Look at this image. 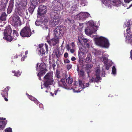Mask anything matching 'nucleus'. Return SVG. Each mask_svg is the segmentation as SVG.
<instances>
[{"instance_id":"nucleus-1","label":"nucleus","mask_w":132,"mask_h":132,"mask_svg":"<svg viewBox=\"0 0 132 132\" xmlns=\"http://www.w3.org/2000/svg\"><path fill=\"white\" fill-rule=\"evenodd\" d=\"M27 4L26 0H21L20 2H16L15 4L16 7L15 10V13L16 14H14L12 17V24L14 26H20L21 25L20 19L17 14L23 17V10L26 8Z\"/></svg>"},{"instance_id":"nucleus-2","label":"nucleus","mask_w":132,"mask_h":132,"mask_svg":"<svg viewBox=\"0 0 132 132\" xmlns=\"http://www.w3.org/2000/svg\"><path fill=\"white\" fill-rule=\"evenodd\" d=\"M12 31L11 29L9 26L6 27L4 32V35L3 36V39L9 42H10L12 40H16L17 37L19 36V34L15 30H13L12 36H11L10 34Z\"/></svg>"},{"instance_id":"nucleus-3","label":"nucleus","mask_w":132,"mask_h":132,"mask_svg":"<svg viewBox=\"0 0 132 132\" xmlns=\"http://www.w3.org/2000/svg\"><path fill=\"white\" fill-rule=\"evenodd\" d=\"M92 37H93L97 45L106 48L109 47L110 44L109 40L107 38L102 36L98 37L95 35L93 36Z\"/></svg>"},{"instance_id":"nucleus-4","label":"nucleus","mask_w":132,"mask_h":132,"mask_svg":"<svg viewBox=\"0 0 132 132\" xmlns=\"http://www.w3.org/2000/svg\"><path fill=\"white\" fill-rule=\"evenodd\" d=\"M53 73L52 72L48 73L44 77V83L43 85H41L42 89L44 87L48 90L50 89L49 86L53 84L54 80L53 78Z\"/></svg>"},{"instance_id":"nucleus-5","label":"nucleus","mask_w":132,"mask_h":132,"mask_svg":"<svg viewBox=\"0 0 132 132\" xmlns=\"http://www.w3.org/2000/svg\"><path fill=\"white\" fill-rule=\"evenodd\" d=\"M87 27L85 29L86 34L88 35H91L97 30V26L95 25L93 21H89L86 23Z\"/></svg>"},{"instance_id":"nucleus-6","label":"nucleus","mask_w":132,"mask_h":132,"mask_svg":"<svg viewBox=\"0 0 132 132\" xmlns=\"http://www.w3.org/2000/svg\"><path fill=\"white\" fill-rule=\"evenodd\" d=\"M46 66L44 62L40 64L38 63L36 65V70L38 72L37 76L39 77V79L41 80V77L43 76L46 72Z\"/></svg>"},{"instance_id":"nucleus-7","label":"nucleus","mask_w":132,"mask_h":132,"mask_svg":"<svg viewBox=\"0 0 132 132\" xmlns=\"http://www.w3.org/2000/svg\"><path fill=\"white\" fill-rule=\"evenodd\" d=\"M66 28L64 26H58L54 30V37L56 38L60 39L66 31Z\"/></svg>"},{"instance_id":"nucleus-8","label":"nucleus","mask_w":132,"mask_h":132,"mask_svg":"<svg viewBox=\"0 0 132 132\" xmlns=\"http://www.w3.org/2000/svg\"><path fill=\"white\" fill-rule=\"evenodd\" d=\"M96 74L92 77L90 78L89 80V82H98L101 79V78L100 76V68L97 67L95 69Z\"/></svg>"},{"instance_id":"nucleus-9","label":"nucleus","mask_w":132,"mask_h":132,"mask_svg":"<svg viewBox=\"0 0 132 132\" xmlns=\"http://www.w3.org/2000/svg\"><path fill=\"white\" fill-rule=\"evenodd\" d=\"M50 16L52 23L53 26H56L59 24L60 20L58 14L55 12H52L50 13Z\"/></svg>"},{"instance_id":"nucleus-10","label":"nucleus","mask_w":132,"mask_h":132,"mask_svg":"<svg viewBox=\"0 0 132 132\" xmlns=\"http://www.w3.org/2000/svg\"><path fill=\"white\" fill-rule=\"evenodd\" d=\"M78 46L79 47V50L78 51V54L79 58L80 59L82 57L85 56V54L87 53L88 50L83 46L82 45L80 40L79 42L78 43Z\"/></svg>"},{"instance_id":"nucleus-11","label":"nucleus","mask_w":132,"mask_h":132,"mask_svg":"<svg viewBox=\"0 0 132 132\" xmlns=\"http://www.w3.org/2000/svg\"><path fill=\"white\" fill-rule=\"evenodd\" d=\"M21 36L22 37H29L31 35V31L28 24L22 29L20 32Z\"/></svg>"},{"instance_id":"nucleus-12","label":"nucleus","mask_w":132,"mask_h":132,"mask_svg":"<svg viewBox=\"0 0 132 132\" xmlns=\"http://www.w3.org/2000/svg\"><path fill=\"white\" fill-rule=\"evenodd\" d=\"M121 2V0H114L112 3L111 0H104L103 4L106 6L111 7L112 5L118 6Z\"/></svg>"},{"instance_id":"nucleus-13","label":"nucleus","mask_w":132,"mask_h":132,"mask_svg":"<svg viewBox=\"0 0 132 132\" xmlns=\"http://www.w3.org/2000/svg\"><path fill=\"white\" fill-rule=\"evenodd\" d=\"M48 49V46L46 43L40 44L38 48V53L40 55L44 54L46 52L47 53Z\"/></svg>"},{"instance_id":"nucleus-14","label":"nucleus","mask_w":132,"mask_h":132,"mask_svg":"<svg viewBox=\"0 0 132 132\" xmlns=\"http://www.w3.org/2000/svg\"><path fill=\"white\" fill-rule=\"evenodd\" d=\"M79 40H80L81 44L82 46H83L82 41H83L85 46L84 47L85 48H89L92 43L91 41L89 39L86 38H84L83 37L80 38L79 36L78 38V41L77 42V44L78 45V43L80 42Z\"/></svg>"},{"instance_id":"nucleus-15","label":"nucleus","mask_w":132,"mask_h":132,"mask_svg":"<svg viewBox=\"0 0 132 132\" xmlns=\"http://www.w3.org/2000/svg\"><path fill=\"white\" fill-rule=\"evenodd\" d=\"M57 80L58 81L59 86L64 88L65 89L69 90V89H73L74 88V87H71V88H70L69 87H67L66 84L65 82V79L64 78H59L57 79Z\"/></svg>"},{"instance_id":"nucleus-16","label":"nucleus","mask_w":132,"mask_h":132,"mask_svg":"<svg viewBox=\"0 0 132 132\" xmlns=\"http://www.w3.org/2000/svg\"><path fill=\"white\" fill-rule=\"evenodd\" d=\"M47 9L46 6L43 5L40 6L37 10L38 15L42 16L46 13Z\"/></svg>"},{"instance_id":"nucleus-17","label":"nucleus","mask_w":132,"mask_h":132,"mask_svg":"<svg viewBox=\"0 0 132 132\" xmlns=\"http://www.w3.org/2000/svg\"><path fill=\"white\" fill-rule=\"evenodd\" d=\"M89 14L87 12H81L78 14L77 16V19L79 20H84L89 15Z\"/></svg>"},{"instance_id":"nucleus-18","label":"nucleus","mask_w":132,"mask_h":132,"mask_svg":"<svg viewBox=\"0 0 132 132\" xmlns=\"http://www.w3.org/2000/svg\"><path fill=\"white\" fill-rule=\"evenodd\" d=\"M10 87L9 86H7L6 88H4L3 90H1V94L2 96L4 98L5 101H7L8 99L6 98V97L8 96V91Z\"/></svg>"},{"instance_id":"nucleus-19","label":"nucleus","mask_w":132,"mask_h":132,"mask_svg":"<svg viewBox=\"0 0 132 132\" xmlns=\"http://www.w3.org/2000/svg\"><path fill=\"white\" fill-rule=\"evenodd\" d=\"M38 2V0H31V4L30 7L29 8V10L31 12H33Z\"/></svg>"},{"instance_id":"nucleus-20","label":"nucleus","mask_w":132,"mask_h":132,"mask_svg":"<svg viewBox=\"0 0 132 132\" xmlns=\"http://www.w3.org/2000/svg\"><path fill=\"white\" fill-rule=\"evenodd\" d=\"M125 25H126L127 27L126 30L127 34H125V36L126 37V36H127L128 35H129V36H130L132 34V33L131 32L132 29L131 30L130 28L132 27V25L130 28L129 27L130 26V21H128L127 23H126V24L125 23Z\"/></svg>"},{"instance_id":"nucleus-21","label":"nucleus","mask_w":132,"mask_h":132,"mask_svg":"<svg viewBox=\"0 0 132 132\" xmlns=\"http://www.w3.org/2000/svg\"><path fill=\"white\" fill-rule=\"evenodd\" d=\"M79 89L80 88L81 89L80 90H81L82 89L85 87H88L89 85V82H85L84 80H79Z\"/></svg>"},{"instance_id":"nucleus-22","label":"nucleus","mask_w":132,"mask_h":132,"mask_svg":"<svg viewBox=\"0 0 132 132\" xmlns=\"http://www.w3.org/2000/svg\"><path fill=\"white\" fill-rule=\"evenodd\" d=\"M5 118H0V129H3L6 124L7 121H4L3 120H5Z\"/></svg>"},{"instance_id":"nucleus-23","label":"nucleus","mask_w":132,"mask_h":132,"mask_svg":"<svg viewBox=\"0 0 132 132\" xmlns=\"http://www.w3.org/2000/svg\"><path fill=\"white\" fill-rule=\"evenodd\" d=\"M59 39L56 38L54 37V38L51 39L49 41H48V42L50 45H55L58 43Z\"/></svg>"},{"instance_id":"nucleus-24","label":"nucleus","mask_w":132,"mask_h":132,"mask_svg":"<svg viewBox=\"0 0 132 132\" xmlns=\"http://www.w3.org/2000/svg\"><path fill=\"white\" fill-rule=\"evenodd\" d=\"M65 78L67 82L69 84H70L73 82V80L72 79L70 76L69 74L67 73L65 74Z\"/></svg>"},{"instance_id":"nucleus-25","label":"nucleus","mask_w":132,"mask_h":132,"mask_svg":"<svg viewBox=\"0 0 132 132\" xmlns=\"http://www.w3.org/2000/svg\"><path fill=\"white\" fill-rule=\"evenodd\" d=\"M9 3H10L7 10V13L8 14L10 13L12 11L13 6V0H10Z\"/></svg>"},{"instance_id":"nucleus-26","label":"nucleus","mask_w":132,"mask_h":132,"mask_svg":"<svg viewBox=\"0 0 132 132\" xmlns=\"http://www.w3.org/2000/svg\"><path fill=\"white\" fill-rule=\"evenodd\" d=\"M130 29L131 30L132 29V31H131V34L130 36L128 35L126 36V42L127 43H130L132 45V27Z\"/></svg>"},{"instance_id":"nucleus-27","label":"nucleus","mask_w":132,"mask_h":132,"mask_svg":"<svg viewBox=\"0 0 132 132\" xmlns=\"http://www.w3.org/2000/svg\"><path fill=\"white\" fill-rule=\"evenodd\" d=\"M92 60V56L91 54L89 53H87L85 60V61L87 63H89Z\"/></svg>"},{"instance_id":"nucleus-28","label":"nucleus","mask_w":132,"mask_h":132,"mask_svg":"<svg viewBox=\"0 0 132 132\" xmlns=\"http://www.w3.org/2000/svg\"><path fill=\"white\" fill-rule=\"evenodd\" d=\"M109 56V55L107 53L102 54V58L103 59V61L104 64L106 63L108 61L107 57Z\"/></svg>"},{"instance_id":"nucleus-29","label":"nucleus","mask_w":132,"mask_h":132,"mask_svg":"<svg viewBox=\"0 0 132 132\" xmlns=\"http://www.w3.org/2000/svg\"><path fill=\"white\" fill-rule=\"evenodd\" d=\"M28 95V97L31 101H33L34 102L37 104H39V102L36 98L31 96L29 95Z\"/></svg>"},{"instance_id":"nucleus-30","label":"nucleus","mask_w":132,"mask_h":132,"mask_svg":"<svg viewBox=\"0 0 132 132\" xmlns=\"http://www.w3.org/2000/svg\"><path fill=\"white\" fill-rule=\"evenodd\" d=\"M41 27L44 30H47L48 28L47 23L45 22H42V23H41Z\"/></svg>"},{"instance_id":"nucleus-31","label":"nucleus","mask_w":132,"mask_h":132,"mask_svg":"<svg viewBox=\"0 0 132 132\" xmlns=\"http://www.w3.org/2000/svg\"><path fill=\"white\" fill-rule=\"evenodd\" d=\"M12 72L13 73L14 76L17 77L20 76L21 73V72L19 71H12Z\"/></svg>"},{"instance_id":"nucleus-32","label":"nucleus","mask_w":132,"mask_h":132,"mask_svg":"<svg viewBox=\"0 0 132 132\" xmlns=\"http://www.w3.org/2000/svg\"><path fill=\"white\" fill-rule=\"evenodd\" d=\"M111 74L115 76L117 74V70L115 66H113L112 68Z\"/></svg>"},{"instance_id":"nucleus-33","label":"nucleus","mask_w":132,"mask_h":132,"mask_svg":"<svg viewBox=\"0 0 132 132\" xmlns=\"http://www.w3.org/2000/svg\"><path fill=\"white\" fill-rule=\"evenodd\" d=\"M6 17V15L5 13H3L0 16V19L1 20H5Z\"/></svg>"},{"instance_id":"nucleus-34","label":"nucleus","mask_w":132,"mask_h":132,"mask_svg":"<svg viewBox=\"0 0 132 132\" xmlns=\"http://www.w3.org/2000/svg\"><path fill=\"white\" fill-rule=\"evenodd\" d=\"M65 22L67 23L70 25L73 23L74 21L73 20H70L69 19H67L65 20Z\"/></svg>"},{"instance_id":"nucleus-35","label":"nucleus","mask_w":132,"mask_h":132,"mask_svg":"<svg viewBox=\"0 0 132 132\" xmlns=\"http://www.w3.org/2000/svg\"><path fill=\"white\" fill-rule=\"evenodd\" d=\"M102 54H104L100 50H97L96 51V52L95 53V55L96 56L100 55L102 54Z\"/></svg>"},{"instance_id":"nucleus-36","label":"nucleus","mask_w":132,"mask_h":132,"mask_svg":"<svg viewBox=\"0 0 132 132\" xmlns=\"http://www.w3.org/2000/svg\"><path fill=\"white\" fill-rule=\"evenodd\" d=\"M112 62L110 63H108L105 64V68L107 70H108L109 68L112 65Z\"/></svg>"},{"instance_id":"nucleus-37","label":"nucleus","mask_w":132,"mask_h":132,"mask_svg":"<svg viewBox=\"0 0 132 132\" xmlns=\"http://www.w3.org/2000/svg\"><path fill=\"white\" fill-rule=\"evenodd\" d=\"M42 23V22H41V21H39L38 20H37L35 22V24L37 26H41V23Z\"/></svg>"},{"instance_id":"nucleus-38","label":"nucleus","mask_w":132,"mask_h":132,"mask_svg":"<svg viewBox=\"0 0 132 132\" xmlns=\"http://www.w3.org/2000/svg\"><path fill=\"white\" fill-rule=\"evenodd\" d=\"M93 65L91 64H87L86 65V68L87 69L92 68Z\"/></svg>"},{"instance_id":"nucleus-39","label":"nucleus","mask_w":132,"mask_h":132,"mask_svg":"<svg viewBox=\"0 0 132 132\" xmlns=\"http://www.w3.org/2000/svg\"><path fill=\"white\" fill-rule=\"evenodd\" d=\"M80 76L83 77L84 75V71L82 70H81L78 73Z\"/></svg>"},{"instance_id":"nucleus-40","label":"nucleus","mask_w":132,"mask_h":132,"mask_svg":"<svg viewBox=\"0 0 132 132\" xmlns=\"http://www.w3.org/2000/svg\"><path fill=\"white\" fill-rule=\"evenodd\" d=\"M5 132H12V129L10 127L8 128L5 130Z\"/></svg>"},{"instance_id":"nucleus-41","label":"nucleus","mask_w":132,"mask_h":132,"mask_svg":"<svg viewBox=\"0 0 132 132\" xmlns=\"http://www.w3.org/2000/svg\"><path fill=\"white\" fill-rule=\"evenodd\" d=\"M72 65L71 64H68L67 65V68L69 70L72 67Z\"/></svg>"},{"instance_id":"nucleus-42","label":"nucleus","mask_w":132,"mask_h":132,"mask_svg":"<svg viewBox=\"0 0 132 132\" xmlns=\"http://www.w3.org/2000/svg\"><path fill=\"white\" fill-rule=\"evenodd\" d=\"M55 55H56L57 57H60L59 53L58 51L55 52Z\"/></svg>"},{"instance_id":"nucleus-43","label":"nucleus","mask_w":132,"mask_h":132,"mask_svg":"<svg viewBox=\"0 0 132 132\" xmlns=\"http://www.w3.org/2000/svg\"><path fill=\"white\" fill-rule=\"evenodd\" d=\"M81 4L82 6H85L87 4V3L86 1H82L81 2Z\"/></svg>"},{"instance_id":"nucleus-44","label":"nucleus","mask_w":132,"mask_h":132,"mask_svg":"<svg viewBox=\"0 0 132 132\" xmlns=\"http://www.w3.org/2000/svg\"><path fill=\"white\" fill-rule=\"evenodd\" d=\"M58 91V90H56V91H55V92H54V93L53 94V93L52 92H51L50 93V94H51L52 96H54V95H56V94L57 93V92Z\"/></svg>"},{"instance_id":"nucleus-45","label":"nucleus","mask_w":132,"mask_h":132,"mask_svg":"<svg viewBox=\"0 0 132 132\" xmlns=\"http://www.w3.org/2000/svg\"><path fill=\"white\" fill-rule=\"evenodd\" d=\"M23 54L22 53L21 54V56H22V58L21 59V60L22 61H23L24 60V59L26 57V56L23 55V56H22V54Z\"/></svg>"},{"instance_id":"nucleus-46","label":"nucleus","mask_w":132,"mask_h":132,"mask_svg":"<svg viewBox=\"0 0 132 132\" xmlns=\"http://www.w3.org/2000/svg\"><path fill=\"white\" fill-rule=\"evenodd\" d=\"M66 48L67 50L68 51L70 50L71 49V47H70L69 45H67L66 46Z\"/></svg>"},{"instance_id":"nucleus-47","label":"nucleus","mask_w":132,"mask_h":132,"mask_svg":"<svg viewBox=\"0 0 132 132\" xmlns=\"http://www.w3.org/2000/svg\"><path fill=\"white\" fill-rule=\"evenodd\" d=\"M64 62L65 63H69L70 62V61L69 60L66 59L64 60Z\"/></svg>"},{"instance_id":"nucleus-48","label":"nucleus","mask_w":132,"mask_h":132,"mask_svg":"<svg viewBox=\"0 0 132 132\" xmlns=\"http://www.w3.org/2000/svg\"><path fill=\"white\" fill-rule=\"evenodd\" d=\"M55 66H56V63L55 62L53 63V67L54 69H55Z\"/></svg>"},{"instance_id":"nucleus-49","label":"nucleus","mask_w":132,"mask_h":132,"mask_svg":"<svg viewBox=\"0 0 132 132\" xmlns=\"http://www.w3.org/2000/svg\"><path fill=\"white\" fill-rule=\"evenodd\" d=\"M68 56V54L67 53H65L64 55V56L65 57H67Z\"/></svg>"},{"instance_id":"nucleus-50","label":"nucleus","mask_w":132,"mask_h":132,"mask_svg":"<svg viewBox=\"0 0 132 132\" xmlns=\"http://www.w3.org/2000/svg\"><path fill=\"white\" fill-rule=\"evenodd\" d=\"M70 50V52L72 53H73L75 51L73 49H71Z\"/></svg>"},{"instance_id":"nucleus-51","label":"nucleus","mask_w":132,"mask_h":132,"mask_svg":"<svg viewBox=\"0 0 132 132\" xmlns=\"http://www.w3.org/2000/svg\"><path fill=\"white\" fill-rule=\"evenodd\" d=\"M132 0H124V1L125 3H128Z\"/></svg>"},{"instance_id":"nucleus-52","label":"nucleus","mask_w":132,"mask_h":132,"mask_svg":"<svg viewBox=\"0 0 132 132\" xmlns=\"http://www.w3.org/2000/svg\"><path fill=\"white\" fill-rule=\"evenodd\" d=\"M39 107L40 108H42L43 107V105L42 104H40L39 105Z\"/></svg>"},{"instance_id":"nucleus-53","label":"nucleus","mask_w":132,"mask_h":132,"mask_svg":"<svg viewBox=\"0 0 132 132\" xmlns=\"http://www.w3.org/2000/svg\"><path fill=\"white\" fill-rule=\"evenodd\" d=\"M71 46L72 48H74L75 47V44L74 42H72L71 43Z\"/></svg>"},{"instance_id":"nucleus-54","label":"nucleus","mask_w":132,"mask_h":132,"mask_svg":"<svg viewBox=\"0 0 132 132\" xmlns=\"http://www.w3.org/2000/svg\"><path fill=\"white\" fill-rule=\"evenodd\" d=\"M130 57L131 60H132V50H131L130 52Z\"/></svg>"},{"instance_id":"nucleus-55","label":"nucleus","mask_w":132,"mask_h":132,"mask_svg":"<svg viewBox=\"0 0 132 132\" xmlns=\"http://www.w3.org/2000/svg\"><path fill=\"white\" fill-rule=\"evenodd\" d=\"M76 60V58L74 57H73L71 58V60L72 61H74Z\"/></svg>"},{"instance_id":"nucleus-56","label":"nucleus","mask_w":132,"mask_h":132,"mask_svg":"<svg viewBox=\"0 0 132 132\" xmlns=\"http://www.w3.org/2000/svg\"><path fill=\"white\" fill-rule=\"evenodd\" d=\"M50 38V36L49 35H48V36H47V37H46V39L47 40V41L48 40V39H49Z\"/></svg>"},{"instance_id":"nucleus-57","label":"nucleus","mask_w":132,"mask_h":132,"mask_svg":"<svg viewBox=\"0 0 132 132\" xmlns=\"http://www.w3.org/2000/svg\"><path fill=\"white\" fill-rule=\"evenodd\" d=\"M56 77L57 78V79H58L59 78H60V76H59V75H57Z\"/></svg>"},{"instance_id":"nucleus-58","label":"nucleus","mask_w":132,"mask_h":132,"mask_svg":"<svg viewBox=\"0 0 132 132\" xmlns=\"http://www.w3.org/2000/svg\"><path fill=\"white\" fill-rule=\"evenodd\" d=\"M132 6V4H131L129 6V7H127V9H129V8L130 7H131V6Z\"/></svg>"},{"instance_id":"nucleus-59","label":"nucleus","mask_w":132,"mask_h":132,"mask_svg":"<svg viewBox=\"0 0 132 132\" xmlns=\"http://www.w3.org/2000/svg\"><path fill=\"white\" fill-rule=\"evenodd\" d=\"M28 54V51H26L25 52V55H27Z\"/></svg>"},{"instance_id":"nucleus-60","label":"nucleus","mask_w":132,"mask_h":132,"mask_svg":"<svg viewBox=\"0 0 132 132\" xmlns=\"http://www.w3.org/2000/svg\"><path fill=\"white\" fill-rule=\"evenodd\" d=\"M90 72V71H87V73L88 75V77H89V73Z\"/></svg>"},{"instance_id":"nucleus-61","label":"nucleus","mask_w":132,"mask_h":132,"mask_svg":"<svg viewBox=\"0 0 132 132\" xmlns=\"http://www.w3.org/2000/svg\"><path fill=\"white\" fill-rule=\"evenodd\" d=\"M76 82H75L74 83V85H76Z\"/></svg>"},{"instance_id":"nucleus-62","label":"nucleus","mask_w":132,"mask_h":132,"mask_svg":"<svg viewBox=\"0 0 132 132\" xmlns=\"http://www.w3.org/2000/svg\"><path fill=\"white\" fill-rule=\"evenodd\" d=\"M77 71H78V73L80 72L79 71V68H77Z\"/></svg>"},{"instance_id":"nucleus-63","label":"nucleus","mask_w":132,"mask_h":132,"mask_svg":"<svg viewBox=\"0 0 132 132\" xmlns=\"http://www.w3.org/2000/svg\"><path fill=\"white\" fill-rule=\"evenodd\" d=\"M102 72H103V74L104 73L105 71L104 70H102Z\"/></svg>"},{"instance_id":"nucleus-64","label":"nucleus","mask_w":132,"mask_h":132,"mask_svg":"<svg viewBox=\"0 0 132 132\" xmlns=\"http://www.w3.org/2000/svg\"><path fill=\"white\" fill-rule=\"evenodd\" d=\"M18 57V56L17 55L15 56L14 57V58H16Z\"/></svg>"}]
</instances>
